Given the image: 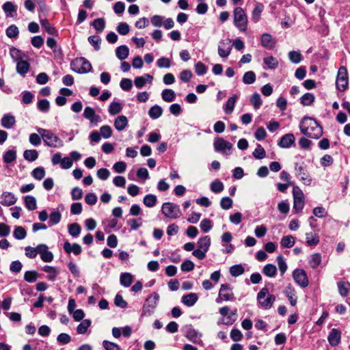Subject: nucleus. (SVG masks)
<instances>
[{"label": "nucleus", "instance_id": "f257e3e1", "mask_svg": "<svg viewBox=\"0 0 350 350\" xmlns=\"http://www.w3.org/2000/svg\"><path fill=\"white\" fill-rule=\"evenodd\" d=\"M301 133L306 137L319 139L323 135L322 126L312 118L304 117L300 124Z\"/></svg>", "mask_w": 350, "mask_h": 350}, {"label": "nucleus", "instance_id": "f03ea898", "mask_svg": "<svg viewBox=\"0 0 350 350\" xmlns=\"http://www.w3.org/2000/svg\"><path fill=\"white\" fill-rule=\"evenodd\" d=\"M37 131L46 146L53 148H61L64 146L63 141L50 130L38 128Z\"/></svg>", "mask_w": 350, "mask_h": 350}, {"label": "nucleus", "instance_id": "7ed1b4c3", "mask_svg": "<svg viewBox=\"0 0 350 350\" xmlns=\"http://www.w3.org/2000/svg\"><path fill=\"white\" fill-rule=\"evenodd\" d=\"M234 25L242 32L247 29V17L244 10L241 7H237L233 12Z\"/></svg>", "mask_w": 350, "mask_h": 350}, {"label": "nucleus", "instance_id": "20e7f679", "mask_svg": "<svg viewBox=\"0 0 350 350\" xmlns=\"http://www.w3.org/2000/svg\"><path fill=\"white\" fill-rule=\"evenodd\" d=\"M257 301L261 308L268 310L272 307L275 301V296L270 294L268 288L264 287L257 294Z\"/></svg>", "mask_w": 350, "mask_h": 350}, {"label": "nucleus", "instance_id": "39448f33", "mask_svg": "<svg viewBox=\"0 0 350 350\" xmlns=\"http://www.w3.org/2000/svg\"><path fill=\"white\" fill-rule=\"evenodd\" d=\"M159 298L160 296L157 292H153L148 297H147L143 305L142 315H151L158 305Z\"/></svg>", "mask_w": 350, "mask_h": 350}, {"label": "nucleus", "instance_id": "423d86ee", "mask_svg": "<svg viewBox=\"0 0 350 350\" xmlns=\"http://www.w3.org/2000/svg\"><path fill=\"white\" fill-rule=\"evenodd\" d=\"M71 69L77 73H88L92 70V65L85 57H77L71 62Z\"/></svg>", "mask_w": 350, "mask_h": 350}, {"label": "nucleus", "instance_id": "0eeeda50", "mask_svg": "<svg viewBox=\"0 0 350 350\" xmlns=\"http://www.w3.org/2000/svg\"><path fill=\"white\" fill-rule=\"evenodd\" d=\"M161 211L166 217L170 219H177L181 215L179 206L172 202L163 203Z\"/></svg>", "mask_w": 350, "mask_h": 350}, {"label": "nucleus", "instance_id": "6e6552de", "mask_svg": "<svg viewBox=\"0 0 350 350\" xmlns=\"http://www.w3.org/2000/svg\"><path fill=\"white\" fill-rule=\"evenodd\" d=\"M349 84V77L347 70L345 66H340L338 70L336 80V85L339 91L343 92L347 90Z\"/></svg>", "mask_w": 350, "mask_h": 350}, {"label": "nucleus", "instance_id": "1a4fd4ad", "mask_svg": "<svg viewBox=\"0 0 350 350\" xmlns=\"http://www.w3.org/2000/svg\"><path fill=\"white\" fill-rule=\"evenodd\" d=\"M182 332L185 337L189 341L199 345L202 343L201 340L202 334L195 329L191 325H185L182 329Z\"/></svg>", "mask_w": 350, "mask_h": 350}, {"label": "nucleus", "instance_id": "9d476101", "mask_svg": "<svg viewBox=\"0 0 350 350\" xmlns=\"http://www.w3.org/2000/svg\"><path fill=\"white\" fill-rule=\"evenodd\" d=\"M214 148L216 152L223 155L228 156L231 154L232 144L221 137H217L214 141Z\"/></svg>", "mask_w": 350, "mask_h": 350}, {"label": "nucleus", "instance_id": "9b49d317", "mask_svg": "<svg viewBox=\"0 0 350 350\" xmlns=\"http://www.w3.org/2000/svg\"><path fill=\"white\" fill-rule=\"evenodd\" d=\"M295 176L299 179L305 185H310L312 179L305 167L298 163H295Z\"/></svg>", "mask_w": 350, "mask_h": 350}, {"label": "nucleus", "instance_id": "f8f14e48", "mask_svg": "<svg viewBox=\"0 0 350 350\" xmlns=\"http://www.w3.org/2000/svg\"><path fill=\"white\" fill-rule=\"evenodd\" d=\"M295 282L302 288L308 286L309 282L306 272L302 269H296L293 273Z\"/></svg>", "mask_w": 350, "mask_h": 350}, {"label": "nucleus", "instance_id": "ddd939ff", "mask_svg": "<svg viewBox=\"0 0 350 350\" xmlns=\"http://www.w3.org/2000/svg\"><path fill=\"white\" fill-rule=\"evenodd\" d=\"M234 299V294L229 284H223L221 285L219 297L217 299V303H220L221 301H229Z\"/></svg>", "mask_w": 350, "mask_h": 350}, {"label": "nucleus", "instance_id": "4468645a", "mask_svg": "<svg viewBox=\"0 0 350 350\" xmlns=\"http://www.w3.org/2000/svg\"><path fill=\"white\" fill-rule=\"evenodd\" d=\"M83 117L90 121L93 125H96L101 122V118L96 114L95 110L91 107H85L83 113Z\"/></svg>", "mask_w": 350, "mask_h": 350}, {"label": "nucleus", "instance_id": "2eb2a0df", "mask_svg": "<svg viewBox=\"0 0 350 350\" xmlns=\"http://www.w3.org/2000/svg\"><path fill=\"white\" fill-rule=\"evenodd\" d=\"M232 50L231 42L229 40L219 41L218 45V54L222 58H226L230 54Z\"/></svg>", "mask_w": 350, "mask_h": 350}, {"label": "nucleus", "instance_id": "dca6fc26", "mask_svg": "<svg viewBox=\"0 0 350 350\" xmlns=\"http://www.w3.org/2000/svg\"><path fill=\"white\" fill-rule=\"evenodd\" d=\"M38 254L40 255L42 261L45 262H50L53 259V254L51 252L49 251V247L45 244H39L37 245Z\"/></svg>", "mask_w": 350, "mask_h": 350}, {"label": "nucleus", "instance_id": "f3484780", "mask_svg": "<svg viewBox=\"0 0 350 350\" xmlns=\"http://www.w3.org/2000/svg\"><path fill=\"white\" fill-rule=\"evenodd\" d=\"M295 138L293 133H287L283 135L278 143L282 148H288L295 144Z\"/></svg>", "mask_w": 350, "mask_h": 350}, {"label": "nucleus", "instance_id": "a211bd4d", "mask_svg": "<svg viewBox=\"0 0 350 350\" xmlns=\"http://www.w3.org/2000/svg\"><path fill=\"white\" fill-rule=\"evenodd\" d=\"M341 340V332L340 330L333 328L327 336V340L332 347L337 346Z\"/></svg>", "mask_w": 350, "mask_h": 350}, {"label": "nucleus", "instance_id": "6ab92c4d", "mask_svg": "<svg viewBox=\"0 0 350 350\" xmlns=\"http://www.w3.org/2000/svg\"><path fill=\"white\" fill-rule=\"evenodd\" d=\"M1 204L4 206H10L16 202L17 198L11 192L5 191L1 194Z\"/></svg>", "mask_w": 350, "mask_h": 350}, {"label": "nucleus", "instance_id": "aec40b11", "mask_svg": "<svg viewBox=\"0 0 350 350\" xmlns=\"http://www.w3.org/2000/svg\"><path fill=\"white\" fill-rule=\"evenodd\" d=\"M7 17H14L16 14V5L11 1H7L2 6Z\"/></svg>", "mask_w": 350, "mask_h": 350}, {"label": "nucleus", "instance_id": "412c9836", "mask_svg": "<svg viewBox=\"0 0 350 350\" xmlns=\"http://www.w3.org/2000/svg\"><path fill=\"white\" fill-rule=\"evenodd\" d=\"M153 77L149 74H145L143 76L137 77L134 80L135 85L137 88H143L147 82L152 83Z\"/></svg>", "mask_w": 350, "mask_h": 350}, {"label": "nucleus", "instance_id": "4be33fe9", "mask_svg": "<svg viewBox=\"0 0 350 350\" xmlns=\"http://www.w3.org/2000/svg\"><path fill=\"white\" fill-rule=\"evenodd\" d=\"M64 250L68 254L72 252L75 255H79L81 253L82 249L78 243H73L71 245L68 241L64 243Z\"/></svg>", "mask_w": 350, "mask_h": 350}, {"label": "nucleus", "instance_id": "5701e85b", "mask_svg": "<svg viewBox=\"0 0 350 350\" xmlns=\"http://www.w3.org/2000/svg\"><path fill=\"white\" fill-rule=\"evenodd\" d=\"M198 297L196 293H191L182 297V303L188 306H193L198 301Z\"/></svg>", "mask_w": 350, "mask_h": 350}, {"label": "nucleus", "instance_id": "b1692460", "mask_svg": "<svg viewBox=\"0 0 350 350\" xmlns=\"http://www.w3.org/2000/svg\"><path fill=\"white\" fill-rule=\"evenodd\" d=\"M1 124L5 129H11L16 124L15 118L10 113L5 114L1 120Z\"/></svg>", "mask_w": 350, "mask_h": 350}, {"label": "nucleus", "instance_id": "393cba45", "mask_svg": "<svg viewBox=\"0 0 350 350\" xmlns=\"http://www.w3.org/2000/svg\"><path fill=\"white\" fill-rule=\"evenodd\" d=\"M284 293L288 297L291 305L295 306L297 304V297L294 288L291 284L288 285L284 290Z\"/></svg>", "mask_w": 350, "mask_h": 350}, {"label": "nucleus", "instance_id": "a878e982", "mask_svg": "<svg viewBox=\"0 0 350 350\" xmlns=\"http://www.w3.org/2000/svg\"><path fill=\"white\" fill-rule=\"evenodd\" d=\"M128 125V120L125 116H119L114 120V126L118 131H123Z\"/></svg>", "mask_w": 350, "mask_h": 350}, {"label": "nucleus", "instance_id": "bb28decb", "mask_svg": "<svg viewBox=\"0 0 350 350\" xmlns=\"http://www.w3.org/2000/svg\"><path fill=\"white\" fill-rule=\"evenodd\" d=\"M237 99L238 96L237 94L233 95L228 99L224 107V110L226 114L232 113Z\"/></svg>", "mask_w": 350, "mask_h": 350}, {"label": "nucleus", "instance_id": "cd10ccee", "mask_svg": "<svg viewBox=\"0 0 350 350\" xmlns=\"http://www.w3.org/2000/svg\"><path fill=\"white\" fill-rule=\"evenodd\" d=\"M42 270L48 273L47 279L49 281H54L55 280L57 275L59 274V270L54 267L45 265L44 266Z\"/></svg>", "mask_w": 350, "mask_h": 350}, {"label": "nucleus", "instance_id": "c85d7f7f", "mask_svg": "<svg viewBox=\"0 0 350 350\" xmlns=\"http://www.w3.org/2000/svg\"><path fill=\"white\" fill-rule=\"evenodd\" d=\"M30 65L27 61L20 60L16 62V71L23 77L28 72Z\"/></svg>", "mask_w": 350, "mask_h": 350}, {"label": "nucleus", "instance_id": "c756f323", "mask_svg": "<svg viewBox=\"0 0 350 350\" xmlns=\"http://www.w3.org/2000/svg\"><path fill=\"white\" fill-rule=\"evenodd\" d=\"M116 55L120 60L126 59L129 55V49L128 46L126 45H121L117 47L116 50Z\"/></svg>", "mask_w": 350, "mask_h": 350}, {"label": "nucleus", "instance_id": "7c9ffc66", "mask_svg": "<svg viewBox=\"0 0 350 350\" xmlns=\"http://www.w3.org/2000/svg\"><path fill=\"white\" fill-rule=\"evenodd\" d=\"M260 42L262 46L268 49H271L275 45V42L269 33H263Z\"/></svg>", "mask_w": 350, "mask_h": 350}, {"label": "nucleus", "instance_id": "2f4dec72", "mask_svg": "<svg viewBox=\"0 0 350 350\" xmlns=\"http://www.w3.org/2000/svg\"><path fill=\"white\" fill-rule=\"evenodd\" d=\"M197 245L198 248L207 252L211 245V238L208 236L201 237L198 239Z\"/></svg>", "mask_w": 350, "mask_h": 350}, {"label": "nucleus", "instance_id": "473e14b6", "mask_svg": "<svg viewBox=\"0 0 350 350\" xmlns=\"http://www.w3.org/2000/svg\"><path fill=\"white\" fill-rule=\"evenodd\" d=\"M162 99L167 103H170L176 99V93L172 89H165L161 92Z\"/></svg>", "mask_w": 350, "mask_h": 350}, {"label": "nucleus", "instance_id": "72a5a7b5", "mask_svg": "<svg viewBox=\"0 0 350 350\" xmlns=\"http://www.w3.org/2000/svg\"><path fill=\"white\" fill-rule=\"evenodd\" d=\"M121 285L124 287H129L133 282V275L130 273H122L120 277Z\"/></svg>", "mask_w": 350, "mask_h": 350}, {"label": "nucleus", "instance_id": "f704fd0d", "mask_svg": "<svg viewBox=\"0 0 350 350\" xmlns=\"http://www.w3.org/2000/svg\"><path fill=\"white\" fill-rule=\"evenodd\" d=\"M306 243L309 246H316L319 243V237L315 232H307L306 233Z\"/></svg>", "mask_w": 350, "mask_h": 350}, {"label": "nucleus", "instance_id": "c9c22d12", "mask_svg": "<svg viewBox=\"0 0 350 350\" xmlns=\"http://www.w3.org/2000/svg\"><path fill=\"white\" fill-rule=\"evenodd\" d=\"M163 113V109L161 106L155 105L151 107L148 111V115L150 118L156 120L161 116Z\"/></svg>", "mask_w": 350, "mask_h": 350}, {"label": "nucleus", "instance_id": "e433bc0d", "mask_svg": "<svg viewBox=\"0 0 350 350\" xmlns=\"http://www.w3.org/2000/svg\"><path fill=\"white\" fill-rule=\"evenodd\" d=\"M264 6L262 3H258L256 4L252 13V19L254 23H257L259 21Z\"/></svg>", "mask_w": 350, "mask_h": 350}, {"label": "nucleus", "instance_id": "4c0bfd02", "mask_svg": "<svg viewBox=\"0 0 350 350\" xmlns=\"http://www.w3.org/2000/svg\"><path fill=\"white\" fill-rule=\"evenodd\" d=\"M338 288L340 295L346 297L350 291V283L345 281L338 282Z\"/></svg>", "mask_w": 350, "mask_h": 350}, {"label": "nucleus", "instance_id": "58836bf2", "mask_svg": "<svg viewBox=\"0 0 350 350\" xmlns=\"http://www.w3.org/2000/svg\"><path fill=\"white\" fill-rule=\"evenodd\" d=\"M25 207L29 211H33L37 207L36 199L32 196H26L25 197Z\"/></svg>", "mask_w": 350, "mask_h": 350}, {"label": "nucleus", "instance_id": "ea45409f", "mask_svg": "<svg viewBox=\"0 0 350 350\" xmlns=\"http://www.w3.org/2000/svg\"><path fill=\"white\" fill-rule=\"evenodd\" d=\"M39 277L40 275L36 271H27L24 273V280L29 283L35 282Z\"/></svg>", "mask_w": 350, "mask_h": 350}, {"label": "nucleus", "instance_id": "a19ab883", "mask_svg": "<svg viewBox=\"0 0 350 350\" xmlns=\"http://www.w3.org/2000/svg\"><path fill=\"white\" fill-rule=\"evenodd\" d=\"M315 97L312 93H306L300 98V102L304 106H310L314 101Z\"/></svg>", "mask_w": 350, "mask_h": 350}, {"label": "nucleus", "instance_id": "79ce46f5", "mask_svg": "<svg viewBox=\"0 0 350 350\" xmlns=\"http://www.w3.org/2000/svg\"><path fill=\"white\" fill-rule=\"evenodd\" d=\"M321 262V256L319 253H315L311 255L309 264L312 269H317Z\"/></svg>", "mask_w": 350, "mask_h": 350}, {"label": "nucleus", "instance_id": "37998d69", "mask_svg": "<svg viewBox=\"0 0 350 350\" xmlns=\"http://www.w3.org/2000/svg\"><path fill=\"white\" fill-rule=\"evenodd\" d=\"M41 26L45 29V31L50 35H56L57 31L52 26L46 19L40 20Z\"/></svg>", "mask_w": 350, "mask_h": 350}, {"label": "nucleus", "instance_id": "c03bdc74", "mask_svg": "<svg viewBox=\"0 0 350 350\" xmlns=\"http://www.w3.org/2000/svg\"><path fill=\"white\" fill-rule=\"evenodd\" d=\"M25 160L32 162L36 161L38 157V152L36 150H26L23 153Z\"/></svg>", "mask_w": 350, "mask_h": 350}, {"label": "nucleus", "instance_id": "a18cd8bd", "mask_svg": "<svg viewBox=\"0 0 350 350\" xmlns=\"http://www.w3.org/2000/svg\"><path fill=\"white\" fill-rule=\"evenodd\" d=\"M16 159V151L14 150H9L5 152L3 157V162L5 163H10L15 161Z\"/></svg>", "mask_w": 350, "mask_h": 350}, {"label": "nucleus", "instance_id": "49530a36", "mask_svg": "<svg viewBox=\"0 0 350 350\" xmlns=\"http://www.w3.org/2000/svg\"><path fill=\"white\" fill-rule=\"evenodd\" d=\"M256 74L253 71H247L243 76V82L245 84L250 85L255 82Z\"/></svg>", "mask_w": 350, "mask_h": 350}, {"label": "nucleus", "instance_id": "de8ad7c7", "mask_svg": "<svg viewBox=\"0 0 350 350\" xmlns=\"http://www.w3.org/2000/svg\"><path fill=\"white\" fill-rule=\"evenodd\" d=\"M157 202V196L153 194H148L145 196L143 200L144 205L147 207H153L154 206H155Z\"/></svg>", "mask_w": 350, "mask_h": 350}, {"label": "nucleus", "instance_id": "09e8293b", "mask_svg": "<svg viewBox=\"0 0 350 350\" xmlns=\"http://www.w3.org/2000/svg\"><path fill=\"white\" fill-rule=\"evenodd\" d=\"M92 25L95 29L97 33H101L105 29V22L103 18H98L95 19L92 22Z\"/></svg>", "mask_w": 350, "mask_h": 350}, {"label": "nucleus", "instance_id": "8fccbe9b", "mask_svg": "<svg viewBox=\"0 0 350 350\" xmlns=\"http://www.w3.org/2000/svg\"><path fill=\"white\" fill-rule=\"evenodd\" d=\"M277 269L273 264L266 265L262 270L263 273L270 278L274 277L276 275Z\"/></svg>", "mask_w": 350, "mask_h": 350}, {"label": "nucleus", "instance_id": "3c124183", "mask_svg": "<svg viewBox=\"0 0 350 350\" xmlns=\"http://www.w3.org/2000/svg\"><path fill=\"white\" fill-rule=\"evenodd\" d=\"M280 244L284 247H292L295 245V239L292 235L284 236L282 238Z\"/></svg>", "mask_w": 350, "mask_h": 350}, {"label": "nucleus", "instance_id": "603ef678", "mask_svg": "<svg viewBox=\"0 0 350 350\" xmlns=\"http://www.w3.org/2000/svg\"><path fill=\"white\" fill-rule=\"evenodd\" d=\"M5 34L10 38H16L19 34L18 28L15 25H11L6 29Z\"/></svg>", "mask_w": 350, "mask_h": 350}, {"label": "nucleus", "instance_id": "864d4df0", "mask_svg": "<svg viewBox=\"0 0 350 350\" xmlns=\"http://www.w3.org/2000/svg\"><path fill=\"white\" fill-rule=\"evenodd\" d=\"M264 64L267 66L269 69L274 70L278 66V61L273 56L265 57L263 59Z\"/></svg>", "mask_w": 350, "mask_h": 350}, {"label": "nucleus", "instance_id": "5fc2aeb1", "mask_svg": "<svg viewBox=\"0 0 350 350\" xmlns=\"http://www.w3.org/2000/svg\"><path fill=\"white\" fill-rule=\"evenodd\" d=\"M245 271L244 267L241 265H235L230 268V273L233 277H238Z\"/></svg>", "mask_w": 350, "mask_h": 350}, {"label": "nucleus", "instance_id": "6e6d98bb", "mask_svg": "<svg viewBox=\"0 0 350 350\" xmlns=\"http://www.w3.org/2000/svg\"><path fill=\"white\" fill-rule=\"evenodd\" d=\"M91 325V321L89 319H85L82 321L77 327V332L79 334H84L88 327Z\"/></svg>", "mask_w": 350, "mask_h": 350}, {"label": "nucleus", "instance_id": "4d7b16f0", "mask_svg": "<svg viewBox=\"0 0 350 350\" xmlns=\"http://www.w3.org/2000/svg\"><path fill=\"white\" fill-rule=\"evenodd\" d=\"M14 237L18 240L24 239L27 236L25 229L22 226H16L13 233Z\"/></svg>", "mask_w": 350, "mask_h": 350}, {"label": "nucleus", "instance_id": "13d9d810", "mask_svg": "<svg viewBox=\"0 0 350 350\" xmlns=\"http://www.w3.org/2000/svg\"><path fill=\"white\" fill-rule=\"evenodd\" d=\"M122 109V107L120 103L112 102L108 109V111L111 116L119 113Z\"/></svg>", "mask_w": 350, "mask_h": 350}, {"label": "nucleus", "instance_id": "bf43d9fd", "mask_svg": "<svg viewBox=\"0 0 350 350\" xmlns=\"http://www.w3.org/2000/svg\"><path fill=\"white\" fill-rule=\"evenodd\" d=\"M210 189L212 192L218 193L221 192L224 190V186L221 181L215 180L211 183Z\"/></svg>", "mask_w": 350, "mask_h": 350}, {"label": "nucleus", "instance_id": "052dcab7", "mask_svg": "<svg viewBox=\"0 0 350 350\" xmlns=\"http://www.w3.org/2000/svg\"><path fill=\"white\" fill-rule=\"evenodd\" d=\"M32 176L36 180H42L45 176V170L43 167H37L31 172Z\"/></svg>", "mask_w": 350, "mask_h": 350}, {"label": "nucleus", "instance_id": "680f3d73", "mask_svg": "<svg viewBox=\"0 0 350 350\" xmlns=\"http://www.w3.org/2000/svg\"><path fill=\"white\" fill-rule=\"evenodd\" d=\"M288 58L293 64H299L302 59V55L299 51H291L288 53Z\"/></svg>", "mask_w": 350, "mask_h": 350}, {"label": "nucleus", "instance_id": "e2e57ef3", "mask_svg": "<svg viewBox=\"0 0 350 350\" xmlns=\"http://www.w3.org/2000/svg\"><path fill=\"white\" fill-rule=\"evenodd\" d=\"M81 229L80 226L77 223H74L68 226V232L73 237H78L81 233Z\"/></svg>", "mask_w": 350, "mask_h": 350}, {"label": "nucleus", "instance_id": "0e129e2a", "mask_svg": "<svg viewBox=\"0 0 350 350\" xmlns=\"http://www.w3.org/2000/svg\"><path fill=\"white\" fill-rule=\"evenodd\" d=\"M250 101L256 109H259L262 103L260 94L256 92L252 95Z\"/></svg>", "mask_w": 350, "mask_h": 350}, {"label": "nucleus", "instance_id": "69168bd1", "mask_svg": "<svg viewBox=\"0 0 350 350\" xmlns=\"http://www.w3.org/2000/svg\"><path fill=\"white\" fill-rule=\"evenodd\" d=\"M254 158L257 159H262L265 157L266 152L263 147L260 144H257V146L252 153Z\"/></svg>", "mask_w": 350, "mask_h": 350}, {"label": "nucleus", "instance_id": "338daca9", "mask_svg": "<svg viewBox=\"0 0 350 350\" xmlns=\"http://www.w3.org/2000/svg\"><path fill=\"white\" fill-rule=\"evenodd\" d=\"M117 31L122 36H125L129 33L130 27L126 23H120L116 28Z\"/></svg>", "mask_w": 350, "mask_h": 350}, {"label": "nucleus", "instance_id": "774afa93", "mask_svg": "<svg viewBox=\"0 0 350 350\" xmlns=\"http://www.w3.org/2000/svg\"><path fill=\"white\" fill-rule=\"evenodd\" d=\"M102 345L105 350H120V347L118 344L107 340H104Z\"/></svg>", "mask_w": 350, "mask_h": 350}]
</instances>
